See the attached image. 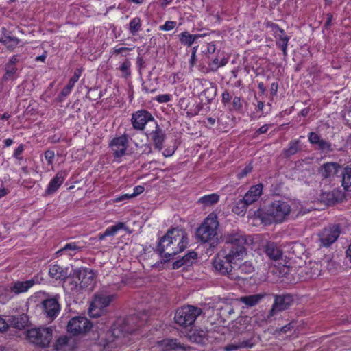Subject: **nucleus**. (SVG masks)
Returning a JSON list of instances; mask_svg holds the SVG:
<instances>
[{"label": "nucleus", "mask_w": 351, "mask_h": 351, "mask_svg": "<svg viewBox=\"0 0 351 351\" xmlns=\"http://www.w3.org/2000/svg\"><path fill=\"white\" fill-rule=\"evenodd\" d=\"M8 327V324H7L5 320L0 316V332L6 330Z\"/></svg>", "instance_id": "obj_51"}, {"label": "nucleus", "mask_w": 351, "mask_h": 351, "mask_svg": "<svg viewBox=\"0 0 351 351\" xmlns=\"http://www.w3.org/2000/svg\"><path fill=\"white\" fill-rule=\"evenodd\" d=\"M110 235V228L106 229L104 233L98 235L99 240L102 241L106 237Z\"/></svg>", "instance_id": "obj_60"}, {"label": "nucleus", "mask_w": 351, "mask_h": 351, "mask_svg": "<svg viewBox=\"0 0 351 351\" xmlns=\"http://www.w3.org/2000/svg\"><path fill=\"white\" fill-rule=\"evenodd\" d=\"M155 130L147 132V135L153 141L155 148L161 150L163 147V142L165 140V133L161 128H159L158 123H154Z\"/></svg>", "instance_id": "obj_20"}, {"label": "nucleus", "mask_w": 351, "mask_h": 351, "mask_svg": "<svg viewBox=\"0 0 351 351\" xmlns=\"http://www.w3.org/2000/svg\"><path fill=\"white\" fill-rule=\"evenodd\" d=\"M24 151V145L21 144L19 147L15 149L13 156L16 159L21 160L22 158L20 156L22 152Z\"/></svg>", "instance_id": "obj_49"}, {"label": "nucleus", "mask_w": 351, "mask_h": 351, "mask_svg": "<svg viewBox=\"0 0 351 351\" xmlns=\"http://www.w3.org/2000/svg\"><path fill=\"white\" fill-rule=\"evenodd\" d=\"M142 27L141 19L136 16L132 19L128 24V30L132 36H136L141 30Z\"/></svg>", "instance_id": "obj_30"}, {"label": "nucleus", "mask_w": 351, "mask_h": 351, "mask_svg": "<svg viewBox=\"0 0 351 351\" xmlns=\"http://www.w3.org/2000/svg\"><path fill=\"white\" fill-rule=\"evenodd\" d=\"M263 192V185L258 184L252 186L245 193L243 199L238 202L239 206H241V212L247 210L248 205L253 204L258 200Z\"/></svg>", "instance_id": "obj_13"}, {"label": "nucleus", "mask_w": 351, "mask_h": 351, "mask_svg": "<svg viewBox=\"0 0 351 351\" xmlns=\"http://www.w3.org/2000/svg\"><path fill=\"white\" fill-rule=\"evenodd\" d=\"M239 263L240 261L236 266H237V270L241 274H250L254 271L255 268L253 263L251 261H247L241 264Z\"/></svg>", "instance_id": "obj_34"}, {"label": "nucleus", "mask_w": 351, "mask_h": 351, "mask_svg": "<svg viewBox=\"0 0 351 351\" xmlns=\"http://www.w3.org/2000/svg\"><path fill=\"white\" fill-rule=\"evenodd\" d=\"M82 248V246L78 245L76 243H69L66 244L61 250H58L56 253L59 254L63 251L71 250L78 251Z\"/></svg>", "instance_id": "obj_39"}, {"label": "nucleus", "mask_w": 351, "mask_h": 351, "mask_svg": "<svg viewBox=\"0 0 351 351\" xmlns=\"http://www.w3.org/2000/svg\"><path fill=\"white\" fill-rule=\"evenodd\" d=\"M119 231L130 232L129 228L125 225L124 223L122 222H119L116 225L111 226V236L117 234Z\"/></svg>", "instance_id": "obj_38"}, {"label": "nucleus", "mask_w": 351, "mask_h": 351, "mask_svg": "<svg viewBox=\"0 0 351 351\" xmlns=\"http://www.w3.org/2000/svg\"><path fill=\"white\" fill-rule=\"evenodd\" d=\"M131 123L133 128L137 130H143L147 123H157L152 114L145 110H140L132 114Z\"/></svg>", "instance_id": "obj_10"}, {"label": "nucleus", "mask_w": 351, "mask_h": 351, "mask_svg": "<svg viewBox=\"0 0 351 351\" xmlns=\"http://www.w3.org/2000/svg\"><path fill=\"white\" fill-rule=\"evenodd\" d=\"M92 324L84 317H75L71 319L67 324V330L74 335L86 333L91 328Z\"/></svg>", "instance_id": "obj_9"}, {"label": "nucleus", "mask_w": 351, "mask_h": 351, "mask_svg": "<svg viewBox=\"0 0 351 351\" xmlns=\"http://www.w3.org/2000/svg\"><path fill=\"white\" fill-rule=\"evenodd\" d=\"M68 343V338L66 336H62L59 337L55 343V349L56 350H61L64 346H66Z\"/></svg>", "instance_id": "obj_41"}, {"label": "nucleus", "mask_w": 351, "mask_h": 351, "mask_svg": "<svg viewBox=\"0 0 351 351\" xmlns=\"http://www.w3.org/2000/svg\"><path fill=\"white\" fill-rule=\"evenodd\" d=\"M252 170V166L251 164L246 165L243 169H242L237 173V178L239 179H242L245 177L248 173H250Z\"/></svg>", "instance_id": "obj_44"}, {"label": "nucleus", "mask_w": 351, "mask_h": 351, "mask_svg": "<svg viewBox=\"0 0 351 351\" xmlns=\"http://www.w3.org/2000/svg\"><path fill=\"white\" fill-rule=\"evenodd\" d=\"M202 313V310L200 308L192 305L184 306L177 310L174 317L175 322L182 326H191Z\"/></svg>", "instance_id": "obj_7"}, {"label": "nucleus", "mask_w": 351, "mask_h": 351, "mask_svg": "<svg viewBox=\"0 0 351 351\" xmlns=\"http://www.w3.org/2000/svg\"><path fill=\"white\" fill-rule=\"evenodd\" d=\"M144 321L136 315L127 317H118L111 327V337L119 339L125 334L132 333L143 324Z\"/></svg>", "instance_id": "obj_5"}, {"label": "nucleus", "mask_w": 351, "mask_h": 351, "mask_svg": "<svg viewBox=\"0 0 351 351\" xmlns=\"http://www.w3.org/2000/svg\"><path fill=\"white\" fill-rule=\"evenodd\" d=\"M272 31L274 32V36L276 38V45L280 48L284 56L287 54V45L290 40V37L288 36L285 32L280 28L277 25H271Z\"/></svg>", "instance_id": "obj_17"}, {"label": "nucleus", "mask_w": 351, "mask_h": 351, "mask_svg": "<svg viewBox=\"0 0 351 351\" xmlns=\"http://www.w3.org/2000/svg\"><path fill=\"white\" fill-rule=\"evenodd\" d=\"M110 304V297L97 295L90 304L88 314L90 317L96 318L101 316L104 309Z\"/></svg>", "instance_id": "obj_11"}, {"label": "nucleus", "mask_w": 351, "mask_h": 351, "mask_svg": "<svg viewBox=\"0 0 351 351\" xmlns=\"http://www.w3.org/2000/svg\"><path fill=\"white\" fill-rule=\"evenodd\" d=\"M200 37H202V35L200 34H190L187 32H182L179 35L181 43L188 47L191 46L194 43L195 40Z\"/></svg>", "instance_id": "obj_29"}, {"label": "nucleus", "mask_w": 351, "mask_h": 351, "mask_svg": "<svg viewBox=\"0 0 351 351\" xmlns=\"http://www.w3.org/2000/svg\"><path fill=\"white\" fill-rule=\"evenodd\" d=\"M143 191H144V188L143 186H138L134 189V193L132 194H131L130 196H131V197H135V196L141 194V193H143Z\"/></svg>", "instance_id": "obj_53"}, {"label": "nucleus", "mask_w": 351, "mask_h": 351, "mask_svg": "<svg viewBox=\"0 0 351 351\" xmlns=\"http://www.w3.org/2000/svg\"><path fill=\"white\" fill-rule=\"evenodd\" d=\"M130 198H132L130 195L129 194H124L123 195H120L116 198H114V202H120L125 199H129Z\"/></svg>", "instance_id": "obj_54"}, {"label": "nucleus", "mask_w": 351, "mask_h": 351, "mask_svg": "<svg viewBox=\"0 0 351 351\" xmlns=\"http://www.w3.org/2000/svg\"><path fill=\"white\" fill-rule=\"evenodd\" d=\"M95 284V275L92 270L87 268L75 269L71 279L69 286L71 291H76L77 289H82L86 287H93Z\"/></svg>", "instance_id": "obj_6"}, {"label": "nucleus", "mask_w": 351, "mask_h": 351, "mask_svg": "<svg viewBox=\"0 0 351 351\" xmlns=\"http://www.w3.org/2000/svg\"><path fill=\"white\" fill-rule=\"evenodd\" d=\"M268 129H269L268 125H263L256 131V133L258 134H265L267 132Z\"/></svg>", "instance_id": "obj_58"}, {"label": "nucleus", "mask_w": 351, "mask_h": 351, "mask_svg": "<svg viewBox=\"0 0 351 351\" xmlns=\"http://www.w3.org/2000/svg\"><path fill=\"white\" fill-rule=\"evenodd\" d=\"M290 210V206L287 202L276 201L267 208L266 211L258 210L255 213L253 220L259 221L265 226L272 223H281L289 215Z\"/></svg>", "instance_id": "obj_3"}, {"label": "nucleus", "mask_w": 351, "mask_h": 351, "mask_svg": "<svg viewBox=\"0 0 351 351\" xmlns=\"http://www.w3.org/2000/svg\"><path fill=\"white\" fill-rule=\"evenodd\" d=\"M11 299V296L6 288L0 287V302L5 303Z\"/></svg>", "instance_id": "obj_42"}, {"label": "nucleus", "mask_w": 351, "mask_h": 351, "mask_svg": "<svg viewBox=\"0 0 351 351\" xmlns=\"http://www.w3.org/2000/svg\"><path fill=\"white\" fill-rule=\"evenodd\" d=\"M129 66H130V64L128 62H123L121 65V70L124 72V73H128V69H129Z\"/></svg>", "instance_id": "obj_62"}, {"label": "nucleus", "mask_w": 351, "mask_h": 351, "mask_svg": "<svg viewBox=\"0 0 351 351\" xmlns=\"http://www.w3.org/2000/svg\"><path fill=\"white\" fill-rule=\"evenodd\" d=\"M246 210H244L243 212H241V206H239L238 202L237 203L236 206L233 208V212L238 214V215H244Z\"/></svg>", "instance_id": "obj_57"}, {"label": "nucleus", "mask_w": 351, "mask_h": 351, "mask_svg": "<svg viewBox=\"0 0 351 351\" xmlns=\"http://www.w3.org/2000/svg\"><path fill=\"white\" fill-rule=\"evenodd\" d=\"M302 248V246L300 243H297V242H295V243H292V250H293V253L295 254H297V252H296V250H300Z\"/></svg>", "instance_id": "obj_56"}, {"label": "nucleus", "mask_w": 351, "mask_h": 351, "mask_svg": "<svg viewBox=\"0 0 351 351\" xmlns=\"http://www.w3.org/2000/svg\"><path fill=\"white\" fill-rule=\"evenodd\" d=\"M223 239L230 247L217 253L213 258V265L220 274L228 275L230 278L234 279L235 278L233 276V269L247 256L245 248L247 240L245 235L238 230L224 233Z\"/></svg>", "instance_id": "obj_1"}, {"label": "nucleus", "mask_w": 351, "mask_h": 351, "mask_svg": "<svg viewBox=\"0 0 351 351\" xmlns=\"http://www.w3.org/2000/svg\"><path fill=\"white\" fill-rule=\"evenodd\" d=\"M81 74L82 71L80 69H77L75 71L74 74L70 79L67 86L62 89L61 92L62 95L66 97L70 94L75 84L78 81L80 77L81 76Z\"/></svg>", "instance_id": "obj_27"}, {"label": "nucleus", "mask_w": 351, "mask_h": 351, "mask_svg": "<svg viewBox=\"0 0 351 351\" xmlns=\"http://www.w3.org/2000/svg\"><path fill=\"white\" fill-rule=\"evenodd\" d=\"M300 149V142L298 140L293 141L289 143V147L285 150V154L289 157L296 154Z\"/></svg>", "instance_id": "obj_36"}, {"label": "nucleus", "mask_w": 351, "mask_h": 351, "mask_svg": "<svg viewBox=\"0 0 351 351\" xmlns=\"http://www.w3.org/2000/svg\"><path fill=\"white\" fill-rule=\"evenodd\" d=\"M195 62H196V49L194 48L193 51L192 52V54L191 56V58L189 59V64H190L191 69H192L194 66Z\"/></svg>", "instance_id": "obj_50"}, {"label": "nucleus", "mask_w": 351, "mask_h": 351, "mask_svg": "<svg viewBox=\"0 0 351 351\" xmlns=\"http://www.w3.org/2000/svg\"><path fill=\"white\" fill-rule=\"evenodd\" d=\"M339 227L338 225L324 229L319 234L322 245L328 247L333 243L339 236Z\"/></svg>", "instance_id": "obj_15"}, {"label": "nucleus", "mask_w": 351, "mask_h": 351, "mask_svg": "<svg viewBox=\"0 0 351 351\" xmlns=\"http://www.w3.org/2000/svg\"><path fill=\"white\" fill-rule=\"evenodd\" d=\"M52 337L53 330L51 328H32L27 333V338L29 342L40 347L48 346Z\"/></svg>", "instance_id": "obj_8"}, {"label": "nucleus", "mask_w": 351, "mask_h": 351, "mask_svg": "<svg viewBox=\"0 0 351 351\" xmlns=\"http://www.w3.org/2000/svg\"><path fill=\"white\" fill-rule=\"evenodd\" d=\"M156 351H171L181 350L185 351L186 347L178 342L176 339H165L158 341L153 347Z\"/></svg>", "instance_id": "obj_16"}, {"label": "nucleus", "mask_w": 351, "mask_h": 351, "mask_svg": "<svg viewBox=\"0 0 351 351\" xmlns=\"http://www.w3.org/2000/svg\"><path fill=\"white\" fill-rule=\"evenodd\" d=\"M308 140L313 144H318L321 141V138L317 133L312 132L309 133Z\"/></svg>", "instance_id": "obj_47"}, {"label": "nucleus", "mask_w": 351, "mask_h": 351, "mask_svg": "<svg viewBox=\"0 0 351 351\" xmlns=\"http://www.w3.org/2000/svg\"><path fill=\"white\" fill-rule=\"evenodd\" d=\"M265 253L269 258L277 261L282 257V251L274 243H269L265 246Z\"/></svg>", "instance_id": "obj_24"}, {"label": "nucleus", "mask_w": 351, "mask_h": 351, "mask_svg": "<svg viewBox=\"0 0 351 351\" xmlns=\"http://www.w3.org/2000/svg\"><path fill=\"white\" fill-rule=\"evenodd\" d=\"M254 346V343L251 339L240 341L237 343H232L226 346L224 348L226 351H234L240 348H252Z\"/></svg>", "instance_id": "obj_31"}, {"label": "nucleus", "mask_w": 351, "mask_h": 351, "mask_svg": "<svg viewBox=\"0 0 351 351\" xmlns=\"http://www.w3.org/2000/svg\"><path fill=\"white\" fill-rule=\"evenodd\" d=\"M197 258V254L191 252L185 255L181 260L177 261L173 263V268L178 269L180 267L189 263H192L191 260H195Z\"/></svg>", "instance_id": "obj_33"}, {"label": "nucleus", "mask_w": 351, "mask_h": 351, "mask_svg": "<svg viewBox=\"0 0 351 351\" xmlns=\"http://www.w3.org/2000/svg\"><path fill=\"white\" fill-rule=\"evenodd\" d=\"M293 328V324L289 323V324L282 327L281 332H287L289 330H291V329Z\"/></svg>", "instance_id": "obj_63"}, {"label": "nucleus", "mask_w": 351, "mask_h": 351, "mask_svg": "<svg viewBox=\"0 0 351 351\" xmlns=\"http://www.w3.org/2000/svg\"><path fill=\"white\" fill-rule=\"evenodd\" d=\"M43 307L46 316L53 319L59 313L60 307L54 298L47 299L43 302Z\"/></svg>", "instance_id": "obj_18"}, {"label": "nucleus", "mask_w": 351, "mask_h": 351, "mask_svg": "<svg viewBox=\"0 0 351 351\" xmlns=\"http://www.w3.org/2000/svg\"><path fill=\"white\" fill-rule=\"evenodd\" d=\"M219 223L215 213H210L197 229L196 235L203 243H217V229Z\"/></svg>", "instance_id": "obj_4"}, {"label": "nucleus", "mask_w": 351, "mask_h": 351, "mask_svg": "<svg viewBox=\"0 0 351 351\" xmlns=\"http://www.w3.org/2000/svg\"><path fill=\"white\" fill-rule=\"evenodd\" d=\"M219 196L217 193H212L201 197L198 203L204 206H211L219 202Z\"/></svg>", "instance_id": "obj_28"}, {"label": "nucleus", "mask_w": 351, "mask_h": 351, "mask_svg": "<svg viewBox=\"0 0 351 351\" xmlns=\"http://www.w3.org/2000/svg\"><path fill=\"white\" fill-rule=\"evenodd\" d=\"M243 104L240 97L235 96L232 99V109L236 111L242 110Z\"/></svg>", "instance_id": "obj_43"}, {"label": "nucleus", "mask_w": 351, "mask_h": 351, "mask_svg": "<svg viewBox=\"0 0 351 351\" xmlns=\"http://www.w3.org/2000/svg\"><path fill=\"white\" fill-rule=\"evenodd\" d=\"M49 275L55 280H64L67 277V270L58 265H50Z\"/></svg>", "instance_id": "obj_22"}, {"label": "nucleus", "mask_w": 351, "mask_h": 351, "mask_svg": "<svg viewBox=\"0 0 351 351\" xmlns=\"http://www.w3.org/2000/svg\"><path fill=\"white\" fill-rule=\"evenodd\" d=\"M317 145L322 149H328L330 147L329 143L322 139Z\"/></svg>", "instance_id": "obj_55"}, {"label": "nucleus", "mask_w": 351, "mask_h": 351, "mask_svg": "<svg viewBox=\"0 0 351 351\" xmlns=\"http://www.w3.org/2000/svg\"><path fill=\"white\" fill-rule=\"evenodd\" d=\"M293 303V298L290 295H276L274 302L268 317H273L278 313L288 309Z\"/></svg>", "instance_id": "obj_12"}, {"label": "nucleus", "mask_w": 351, "mask_h": 351, "mask_svg": "<svg viewBox=\"0 0 351 351\" xmlns=\"http://www.w3.org/2000/svg\"><path fill=\"white\" fill-rule=\"evenodd\" d=\"M189 339L191 342L203 344L207 341L206 332L202 330H191L188 335Z\"/></svg>", "instance_id": "obj_23"}, {"label": "nucleus", "mask_w": 351, "mask_h": 351, "mask_svg": "<svg viewBox=\"0 0 351 351\" xmlns=\"http://www.w3.org/2000/svg\"><path fill=\"white\" fill-rule=\"evenodd\" d=\"M262 298L261 295H253L241 297L240 300L247 306H253L256 305Z\"/></svg>", "instance_id": "obj_35"}, {"label": "nucleus", "mask_w": 351, "mask_h": 351, "mask_svg": "<svg viewBox=\"0 0 351 351\" xmlns=\"http://www.w3.org/2000/svg\"><path fill=\"white\" fill-rule=\"evenodd\" d=\"M176 26V22L172 21H167L164 25L159 27V29L162 31H170L172 30Z\"/></svg>", "instance_id": "obj_45"}, {"label": "nucleus", "mask_w": 351, "mask_h": 351, "mask_svg": "<svg viewBox=\"0 0 351 351\" xmlns=\"http://www.w3.org/2000/svg\"><path fill=\"white\" fill-rule=\"evenodd\" d=\"M222 102L225 104L229 103L232 99L231 96L228 92H224L222 93Z\"/></svg>", "instance_id": "obj_52"}, {"label": "nucleus", "mask_w": 351, "mask_h": 351, "mask_svg": "<svg viewBox=\"0 0 351 351\" xmlns=\"http://www.w3.org/2000/svg\"><path fill=\"white\" fill-rule=\"evenodd\" d=\"M128 147V138L121 136L111 141V152L113 153L114 160L119 162V159L125 154Z\"/></svg>", "instance_id": "obj_14"}, {"label": "nucleus", "mask_w": 351, "mask_h": 351, "mask_svg": "<svg viewBox=\"0 0 351 351\" xmlns=\"http://www.w3.org/2000/svg\"><path fill=\"white\" fill-rule=\"evenodd\" d=\"M0 42L3 43L8 49H13L18 45L19 40L3 32L0 34Z\"/></svg>", "instance_id": "obj_26"}, {"label": "nucleus", "mask_w": 351, "mask_h": 351, "mask_svg": "<svg viewBox=\"0 0 351 351\" xmlns=\"http://www.w3.org/2000/svg\"><path fill=\"white\" fill-rule=\"evenodd\" d=\"M216 50V47H215V45L214 43H209L208 44V47H207V51L208 53H213Z\"/></svg>", "instance_id": "obj_59"}, {"label": "nucleus", "mask_w": 351, "mask_h": 351, "mask_svg": "<svg viewBox=\"0 0 351 351\" xmlns=\"http://www.w3.org/2000/svg\"><path fill=\"white\" fill-rule=\"evenodd\" d=\"M278 85L277 83H272L271 84V88H270V90H271V93L272 95H276V93H277V90H278Z\"/></svg>", "instance_id": "obj_61"}, {"label": "nucleus", "mask_w": 351, "mask_h": 351, "mask_svg": "<svg viewBox=\"0 0 351 351\" xmlns=\"http://www.w3.org/2000/svg\"><path fill=\"white\" fill-rule=\"evenodd\" d=\"M342 185L345 190L351 191V164L346 167L344 169Z\"/></svg>", "instance_id": "obj_32"}, {"label": "nucleus", "mask_w": 351, "mask_h": 351, "mask_svg": "<svg viewBox=\"0 0 351 351\" xmlns=\"http://www.w3.org/2000/svg\"><path fill=\"white\" fill-rule=\"evenodd\" d=\"M339 165L335 162L324 164L320 170L322 176L324 178H329L337 173Z\"/></svg>", "instance_id": "obj_25"}, {"label": "nucleus", "mask_w": 351, "mask_h": 351, "mask_svg": "<svg viewBox=\"0 0 351 351\" xmlns=\"http://www.w3.org/2000/svg\"><path fill=\"white\" fill-rule=\"evenodd\" d=\"M66 176L67 173H66V171H58L53 177V178L51 179V181L49 182L45 190V194L51 195L54 193L62 184Z\"/></svg>", "instance_id": "obj_19"}, {"label": "nucleus", "mask_w": 351, "mask_h": 351, "mask_svg": "<svg viewBox=\"0 0 351 351\" xmlns=\"http://www.w3.org/2000/svg\"><path fill=\"white\" fill-rule=\"evenodd\" d=\"M189 243L185 230L180 228L169 230L159 240L157 250L160 255L167 260L182 252Z\"/></svg>", "instance_id": "obj_2"}, {"label": "nucleus", "mask_w": 351, "mask_h": 351, "mask_svg": "<svg viewBox=\"0 0 351 351\" xmlns=\"http://www.w3.org/2000/svg\"><path fill=\"white\" fill-rule=\"evenodd\" d=\"M45 158L47 161L48 165H52L55 156V153L52 150H47L44 154Z\"/></svg>", "instance_id": "obj_46"}, {"label": "nucleus", "mask_w": 351, "mask_h": 351, "mask_svg": "<svg viewBox=\"0 0 351 351\" xmlns=\"http://www.w3.org/2000/svg\"><path fill=\"white\" fill-rule=\"evenodd\" d=\"M17 71V69L15 66L12 64H6L5 65V73L3 75V78L4 80H14L15 78L14 75Z\"/></svg>", "instance_id": "obj_37"}, {"label": "nucleus", "mask_w": 351, "mask_h": 351, "mask_svg": "<svg viewBox=\"0 0 351 351\" xmlns=\"http://www.w3.org/2000/svg\"><path fill=\"white\" fill-rule=\"evenodd\" d=\"M228 62V60L227 58H223L221 60L216 58L213 60L211 66L213 69H217L219 67L225 66Z\"/></svg>", "instance_id": "obj_40"}, {"label": "nucleus", "mask_w": 351, "mask_h": 351, "mask_svg": "<svg viewBox=\"0 0 351 351\" xmlns=\"http://www.w3.org/2000/svg\"><path fill=\"white\" fill-rule=\"evenodd\" d=\"M35 285V280L34 279L27 280L25 281H16L12 284L8 293L10 295L11 292L14 294H20L27 292L31 287Z\"/></svg>", "instance_id": "obj_21"}, {"label": "nucleus", "mask_w": 351, "mask_h": 351, "mask_svg": "<svg viewBox=\"0 0 351 351\" xmlns=\"http://www.w3.org/2000/svg\"><path fill=\"white\" fill-rule=\"evenodd\" d=\"M156 100L159 103H167L171 100V95L169 94H163L158 95Z\"/></svg>", "instance_id": "obj_48"}, {"label": "nucleus", "mask_w": 351, "mask_h": 351, "mask_svg": "<svg viewBox=\"0 0 351 351\" xmlns=\"http://www.w3.org/2000/svg\"><path fill=\"white\" fill-rule=\"evenodd\" d=\"M18 62V58L16 56H13L9 60V62L7 64H12L15 66V64Z\"/></svg>", "instance_id": "obj_64"}]
</instances>
